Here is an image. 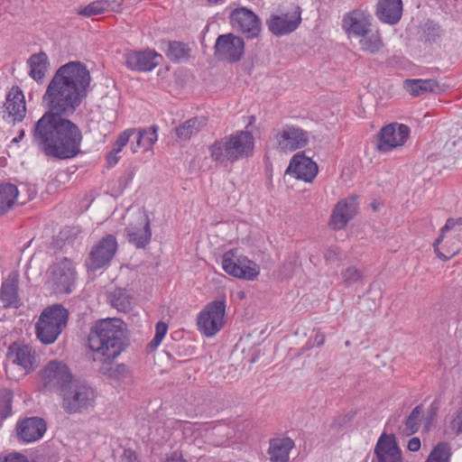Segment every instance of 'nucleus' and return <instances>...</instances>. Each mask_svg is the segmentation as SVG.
Instances as JSON below:
<instances>
[{
  "instance_id": "6ab92c4d",
  "label": "nucleus",
  "mask_w": 462,
  "mask_h": 462,
  "mask_svg": "<svg viewBox=\"0 0 462 462\" xmlns=\"http://www.w3.org/2000/svg\"><path fill=\"white\" fill-rule=\"evenodd\" d=\"M343 29L349 38L360 39L367 35L371 28V15L363 11L346 14L342 21Z\"/></svg>"
},
{
  "instance_id": "393cba45",
  "label": "nucleus",
  "mask_w": 462,
  "mask_h": 462,
  "mask_svg": "<svg viewBox=\"0 0 462 462\" xmlns=\"http://www.w3.org/2000/svg\"><path fill=\"white\" fill-rule=\"evenodd\" d=\"M402 14V0H379L377 4V15L382 22L395 24L400 21Z\"/></svg>"
},
{
  "instance_id": "603ef678",
  "label": "nucleus",
  "mask_w": 462,
  "mask_h": 462,
  "mask_svg": "<svg viewBox=\"0 0 462 462\" xmlns=\"http://www.w3.org/2000/svg\"><path fill=\"white\" fill-rule=\"evenodd\" d=\"M164 462H187L180 451H174L170 456H168Z\"/></svg>"
},
{
  "instance_id": "20e7f679",
  "label": "nucleus",
  "mask_w": 462,
  "mask_h": 462,
  "mask_svg": "<svg viewBox=\"0 0 462 462\" xmlns=\"http://www.w3.org/2000/svg\"><path fill=\"white\" fill-rule=\"evenodd\" d=\"M68 318V310L60 305L46 308L35 325L37 337L44 344L53 343L66 327Z\"/></svg>"
},
{
  "instance_id": "4c0bfd02",
  "label": "nucleus",
  "mask_w": 462,
  "mask_h": 462,
  "mask_svg": "<svg viewBox=\"0 0 462 462\" xmlns=\"http://www.w3.org/2000/svg\"><path fill=\"white\" fill-rule=\"evenodd\" d=\"M166 55L172 61L185 60L189 55V49L180 42H169Z\"/></svg>"
},
{
  "instance_id": "37998d69",
  "label": "nucleus",
  "mask_w": 462,
  "mask_h": 462,
  "mask_svg": "<svg viewBox=\"0 0 462 462\" xmlns=\"http://www.w3.org/2000/svg\"><path fill=\"white\" fill-rule=\"evenodd\" d=\"M342 278L346 283L356 282L361 280L362 273L355 266H349L342 272Z\"/></svg>"
},
{
  "instance_id": "4468645a",
  "label": "nucleus",
  "mask_w": 462,
  "mask_h": 462,
  "mask_svg": "<svg viewBox=\"0 0 462 462\" xmlns=\"http://www.w3.org/2000/svg\"><path fill=\"white\" fill-rule=\"evenodd\" d=\"M8 359L18 366L23 374L32 372L38 365L36 352L29 345L14 343L10 346Z\"/></svg>"
},
{
  "instance_id": "f257e3e1",
  "label": "nucleus",
  "mask_w": 462,
  "mask_h": 462,
  "mask_svg": "<svg viewBox=\"0 0 462 462\" xmlns=\"http://www.w3.org/2000/svg\"><path fill=\"white\" fill-rule=\"evenodd\" d=\"M91 76L80 61L60 66L42 97L49 110L35 123L33 143L47 156L69 159L80 152L82 134L76 124L66 118L74 114L87 97Z\"/></svg>"
},
{
  "instance_id": "39448f33",
  "label": "nucleus",
  "mask_w": 462,
  "mask_h": 462,
  "mask_svg": "<svg viewBox=\"0 0 462 462\" xmlns=\"http://www.w3.org/2000/svg\"><path fill=\"white\" fill-rule=\"evenodd\" d=\"M221 267L226 273L240 280L252 282L260 275V266L239 248L229 249L222 254Z\"/></svg>"
},
{
  "instance_id": "412c9836",
  "label": "nucleus",
  "mask_w": 462,
  "mask_h": 462,
  "mask_svg": "<svg viewBox=\"0 0 462 462\" xmlns=\"http://www.w3.org/2000/svg\"><path fill=\"white\" fill-rule=\"evenodd\" d=\"M3 108L4 118L10 117L17 122H21L23 119L26 113V106L24 95L19 88H13L9 91Z\"/></svg>"
},
{
  "instance_id": "3c124183",
  "label": "nucleus",
  "mask_w": 462,
  "mask_h": 462,
  "mask_svg": "<svg viewBox=\"0 0 462 462\" xmlns=\"http://www.w3.org/2000/svg\"><path fill=\"white\" fill-rule=\"evenodd\" d=\"M340 252L337 249H328L325 254V259L328 263L339 260Z\"/></svg>"
},
{
  "instance_id": "6e6d98bb",
  "label": "nucleus",
  "mask_w": 462,
  "mask_h": 462,
  "mask_svg": "<svg viewBox=\"0 0 462 462\" xmlns=\"http://www.w3.org/2000/svg\"><path fill=\"white\" fill-rule=\"evenodd\" d=\"M372 206L374 210H377V207L374 204H373Z\"/></svg>"
},
{
  "instance_id": "473e14b6",
  "label": "nucleus",
  "mask_w": 462,
  "mask_h": 462,
  "mask_svg": "<svg viewBox=\"0 0 462 462\" xmlns=\"http://www.w3.org/2000/svg\"><path fill=\"white\" fill-rule=\"evenodd\" d=\"M107 297L111 306L118 311L126 312L131 309L132 297L125 289L116 288Z\"/></svg>"
},
{
  "instance_id": "ea45409f",
  "label": "nucleus",
  "mask_w": 462,
  "mask_h": 462,
  "mask_svg": "<svg viewBox=\"0 0 462 462\" xmlns=\"http://www.w3.org/2000/svg\"><path fill=\"white\" fill-rule=\"evenodd\" d=\"M168 331V325L163 321L157 322L155 326V335L152 340L149 343L148 347L151 351L157 349L165 337Z\"/></svg>"
},
{
  "instance_id": "4be33fe9",
  "label": "nucleus",
  "mask_w": 462,
  "mask_h": 462,
  "mask_svg": "<svg viewBox=\"0 0 462 462\" xmlns=\"http://www.w3.org/2000/svg\"><path fill=\"white\" fill-rule=\"evenodd\" d=\"M17 436L23 442H33L40 439L46 431V423L42 419L26 418L17 425Z\"/></svg>"
},
{
  "instance_id": "6e6552de",
  "label": "nucleus",
  "mask_w": 462,
  "mask_h": 462,
  "mask_svg": "<svg viewBox=\"0 0 462 462\" xmlns=\"http://www.w3.org/2000/svg\"><path fill=\"white\" fill-rule=\"evenodd\" d=\"M42 385L48 390H58L61 392L72 381L73 376L67 365L59 361L49 362L41 372Z\"/></svg>"
},
{
  "instance_id": "f704fd0d",
  "label": "nucleus",
  "mask_w": 462,
  "mask_h": 462,
  "mask_svg": "<svg viewBox=\"0 0 462 462\" xmlns=\"http://www.w3.org/2000/svg\"><path fill=\"white\" fill-rule=\"evenodd\" d=\"M452 457L451 445L446 441L437 443L425 462H450Z\"/></svg>"
},
{
  "instance_id": "423d86ee",
  "label": "nucleus",
  "mask_w": 462,
  "mask_h": 462,
  "mask_svg": "<svg viewBox=\"0 0 462 462\" xmlns=\"http://www.w3.org/2000/svg\"><path fill=\"white\" fill-rule=\"evenodd\" d=\"M62 397V407L68 413H78L92 407L96 393L87 384L72 381L60 393Z\"/></svg>"
},
{
  "instance_id": "864d4df0",
  "label": "nucleus",
  "mask_w": 462,
  "mask_h": 462,
  "mask_svg": "<svg viewBox=\"0 0 462 462\" xmlns=\"http://www.w3.org/2000/svg\"><path fill=\"white\" fill-rule=\"evenodd\" d=\"M23 136H24V132H23V131H22L18 137L14 138L13 142L17 143V142H19V140H21Z\"/></svg>"
},
{
  "instance_id": "1a4fd4ad",
  "label": "nucleus",
  "mask_w": 462,
  "mask_h": 462,
  "mask_svg": "<svg viewBox=\"0 0 462 462\" xmlns=\"http://www.w3.org/2000/svg\"><path fill=\"white\" fill-rule=\"evenodd\" d=\"M117 250L116 237L108 234L100 240L90 251L86 263L88 271H97L109 264Z\"/></svg>"
},
{
  "instance_id": "a18cd8bd",
  "label": "nucleus",
  "mask_w": 462,
  "mask_h": 462,
  "mask_svg": "<svg viewBox=\"0 0 462 462\" xmlns=\"http://www.w3.org/2000/svg\"><path fill=\"white\" fill-rule=\"evenodd\" d=\"M450 427L453 430L456 431L457 434L462 432V409L457 411L456 416L451 420Z\"/></svg>"
},
{
  "instance_id": "f8f14e48",
  "label": "nucleus",
  "mask_w": 462,
  "mask_h": 462,
  "mask_svg": "<svg viewBox=\"0 0 462 462\" xmlns=\"http://www.w3.org/2000/svg\"><path fill=\"white\" fill-rule=\"evenodd\" d=\"M77 273L72 261L63 258L53 264L51 270V280L55 291L60 293H69L72 291Z\"/></svg>"
},
{
  "instance_id": "0eeeda50",
  "label": "nucleus",
  "mask_w": 462,
  "mask_h": 462,
  "mask_svg": "<svg viewBox=\"0 0 462 462\" xmlns=\"http://www.w3.org/2000/svg\"><path fill=\"white\" fill-rule=\"evenodd\" d=\"M226 301L209 302L197 316L198 330L207 337L216 336L225 326Z\"/></svg>"
},
{
  "instance_id": "c9c22d12",
  "label": "nucleus",
  "mask_w": 462,
  "mask_h": 462,
  "mask_svg": "<svg viewBox=\"0 0 462 462\" xmlns=\"http://www.w3.org/2000/svg\"><path fill=\"white\" fill-rule=\"evenodd\" d=\"M114 5H116V2L114 1L109 2L107 0H97L91 2L84 8L80 9L79 14L86 17L104 14L105 12L114 10Z\"/></svg>"
},
{
  "instance_id": "9d476101",
  "label": "nucleus",
  "mask_w": 462,
  "mask_h": 462,
  "mask_svg": "<svg viewBox=\"0 0 462 462\" xmlns=\"http://www.w3.org/2000/svg\"><path fill=\"white\" fill-rule=\"evenodd\" d=\"M232 27L246 38H256L261 32L259 17L246 7L234 9L229 15Z\"/></svg>"
},
{
  "instance_id": "7ed1b4c3",
  "label": "nucleus",
  "mask_w": 462,
  "mask_h": 462,
  "mask_svg": "<svg viewBox=\"0 0 462 462\" xmlns=\"http://www.w3.org/2000/svg\"><path fill=\"white\" fill-rule=\"evenodd\" d=\"M254 139L249 131H237L209 147L211 159L220 164L234 162L253 153Z\"/></svg>"
},
{
  "instance_id": "de8ad7c7",
  "label": "nucleus",
  "mask_w": 462,
  "mask_h": 462,
  "mask_svg": "<svg viewBox=\"0 0 462 462\" xmlns=\"http://www.w3.org/2000/svg\"><path fill=\"white\" fill-rule=\"evenodd\" d=\"M4 462H29L27 457L19 453H11L8 454Z\"/></svg>"
},
{
  "instance_id": "7c9ffc66",
  "label": "nucleus",
  "mask_w": 462,
  "mask_h": 462,
  "mask_svg": "<svg viewBox=\"0 0 462 462\" xmlns=\"http://www.w3.org/2000/svg\"><path fill=\"white\" fill-rule=\"evenodd\" d=\"M30 76L36 81L42 80L47 72L48 57L44 52L33 54L28 60Z\"/></svg>"
},
{
  "instance_id": "a878e982",
  "label": "nucleus",
  "mask_w": 462,
  "mask_h": 462,
  "mask_svg": "<svg viewBox=\"0 0 462 462\" xmlns=\"http://www.w3.org/2000/svg\"><path fill=\"white\" fill-rule=\"evenodd\" d=\"M158 130L159 127L157 125L135 129L136 141L131 143L132 152L136 153L139 149H142L143 152L152 150L153 144L158 140Z\"/></svg>"
},
{
  "instance_id": "c03bdc74",
  "label": "nucleus",
  "mask_w": 462,
  "mask_h": 462,
  "mask_svg": "<svg viewBox=\"0 0 462 462\" xmlns=\"http://www.w3.org/2000/svg\"><path fill=\"white\" fill-rule=\"evenodd\" d=\"M452 229H462V217L448 218L439 231H450Z\"/></svg>"
},
{
  "instance_id": "9b49d317",
  "label": "nucleus",
  "mask_w": 462,
  "mask_h": 462,
  "mask_svg": "<svg viewBox=\"0 0 462 462\" xmlns=\"http://www.w3.org/2000/svg\"><path fill=\"white\" fill-rule=\"evenodd\" d=\"M410 133V127L403 124L392 123L383 126L379 134L378 150L387 152L402 146L408 140Z\"/></svg>"
},
{
  "instance_id": "cd10ccee",
  "label": "nucleus",
  "mask_w": 462,
  "mask_h": 462,
  "mask_svg": "<svg viewBox=\"0 0 462 462\" xmlns=\"http://www.w3.org/2000/svg\"><path fill=\"white\" fill-rule=\"evenodd\" d=\"M404 89L413 97H419L428 92H439L440 87L435 79H412L403 81Z\"/></svg>"
},
{
  "instance_id": "b1692460",
  "label": "nucleus",
  "mask_w": 462,
  "mask_h": 462,
  "mask_svg": "<svg viewBox=\"0 0 462 462\" xmlns=\"http://www.w3.org/2000/svg\"><path fill=\"white\" fill-rule=\"evenodd\" d=\"M438 257L447 261L455 256L460 250V243L453 233H442L434 243Z\"/></svg>"
},
{
  "instance_id": "c756f323",
  "label": "nucleus",
  "mask_w": 462,
  "mask_h": 462,
  "mask_svg": "<svg viewBox=\"0 0 462 462\" xmlns=\"http://www.w3.org/2000/svg\"><path fill=\"white\" fill-rule=\"evenodd\" d=\"M206 125L203 117H194L176 128V134L180 140L187 141L197 134Z\"/></svg>"
},
{
  "instance_id": "58836bf2",
  "label": "nucleus",
  "mask_w": 462,
  "mask_h": 462,
  "mask_svg": "<svg viewBox=\"0 0 462 462\" xmlns=\"http://www.w3.org/2000/svg\"><path fill=\"white\" fill-rule=\"evenodd\" d=\"M13 393L9 390L0 392V417L5 419L12 413Z\"/></svg>"
},
{
  "instance_id": "5701e85b",
  "label": "nucleus",
  "mask_w": 462,
  "mask_h": 462,
  "mask_svg": "<svg viewBox=\"0 0 462 462\" xmlns=\"http://www.w3.org/2000/svg\"><path fill=\"white\" fill-rule=\"evenodd\" d=\"M292 439L285 436L273 438L269 441L268 455L271 462H288L290 452L294 448Z\"/></svg>"
},
{
  "instance_id": "72a5a7b5",
  "label": "nucleus",
  "mask_w": 462,
  "mask_h": 462,
  "mask_svg": "<svg viewBox=\"0 0 462 462\" xmlns=\"http://www.w3.org/2000/svg\"><path fill=\"white\" fill-rule=\"evenodd\" d=\"M360 49L370 53L378 52L383 46L382 38L378 31L371 29L367 35L358 40Z\"/></svg>"
},
{
  "instance_id": "49530a36",
  "label": "nucleus",
  "mask_w": 462,
  "mask_h": 462,
  "mask_svg": "<svg viewBox=\"0 0 462 462\" xmlns=\"http://www.w3.org/2000/svg\"><path fill=\"white\" fill-rule=\"evenodd\" d=\"M120 462H139V460L134 451L125 449L121 457Z\"/></svg>"
},
{
  "instance_id": "bb28decb",
  "label": "nucleus",
  "mask_w": 462,
  "mask_h": 462,
  "mask_svg": "<svg viewBox=\"0 0 462 462\" xmlns=\"http://www.w3.org/2000/svg\"><path fill=\"white\" fill-rule=\"evenodd\" d=\"M0 298L5 308H18L20 299L18 296V279L16 276H9L2 283Z\"/></svg>"
},
{
  "instance_id": "ddd939ff",
  "label": "nucleus",
  "mask_w": 462,
  "mask_h": 462,
  "mask_svg": "<svg viewBox=\"0 0 462 462\" xmlns=\"http://www.w3.org/2000/svg\"><path fill=\"white\" fill-rule=\"evenodd\" d=\"M244 40L231 33L218 36L215 44L217 57L230 62L238 61L244 54Z\"/></svg>"
},
{
  "instance_id": "09e8293b",
  "label": "nucleus",
  "mask_w": 462,
  "mask_h": 462,
  "mask_svg": "<svg viewBox=\"0 0 462 462\" xmlns=\"http://www.w3.org/2000/svg\"><path fill=\"white\" fill-rule=\"evenodd\" d=\"M134 177V171L133 169H127L124 174L122 175L120 181L123 183L124 187H127Z\"/></svg>"
},
{
  "instance_id": "5fc2aeb1",
  "label": "nucleus",
  "mask_w": 462,
  "mask_h": 462,
  "mask_svg": "<svg viewBox=\"0 0 462 462\" xmlns=\"http://www.w3.org/2000/svg\"><path fill=\"white\" fill-rule=\"evenodd\" d=\"M239 299L243 300L245 298V292L241 291L238 293Z\"/></svg>"
},
{
  "instance_id": "aec40b11",
  "label": "nucleus",
  "mask_w": 462,
  "mask_h": 462,
  "mask_svg": "<svg viewBox=\"0 0 462 462\" xmlns=\"http://www.w3.org/2000/svg\"><path fill=\"white\" fill-rule=\"evenodd\" d=\"M357 197L350 196L339 200L331 216L330 225L334 229H343L347 222L352 219L358 211Z\"/></svg>"
},
{
  "instance_id": "f3484780",
  "label": "nucleus",
  "mask_w": 462,
  "mask_h": 462,
  "mask_svg": "<svg viewBox=\"0 0 462 462\" xmlns=\"http://www.w3.org/2000/svg\"><path fill=\"white\" fill-rule=\"evenodd\" d=\"M275 138L279 148L285 152L303 148L309 141L307 132L293 125L283 126L279 130Z\"/></svg>"
},
{
  "instance_id": "dca6fc26",
  "label": "nucleus",
  "mask_w": 462,
  "mask_h": 462,
  "mask_svg": "<svg viewBox=\"0 0 462 462\" xmlns=\"http://www.w3.org/2000/svg\"><path fill=\"white\" fill-rule=\"evenodd\" d=\"M125 66L134 71H151L160 63L161 55L152 50L127 51L124 54Z\"/></svg>"
},
{
  "instance_id": "a211bd4d",
  "label": "nucleus",
  "mask_w": 462,
  "mask_h": 462,
  "mask_svg": "<svg viewBox=\"0 0 462 462\" xmlns=\"http://www.w3.org/2000/svg\"><path fill=\"white\" fill-rule=\"evenodd\" d=\"M318 171L317 163L303 153L294 154L286 170L287 174L307 183H311L314 180Z\"/></svg>"
},
{
  "instance_id": "2eb2a0df",
  "label": "nucleus",
  "mask_w": 462,
  "mask_h": 462,
  "mask_svg": "<svg viewBox=\"0 0 462 462\" xmlns=\"http://www.w3.org/2000/svg\"><path fill=\"white\" fill-rule=\"evenodd\" d=\"M300 23L301 12L300 7H297L291 13L272 14L266 23L273 34L282 36L295 31Z\"/></svg>"
},
{
  "instance_id": "a19ab883",
  "label": "nucleus",
  "mask_w": 462,
  "mask_h": 462,
  "mask_svg": "<svg viewBox=\"0 0 462 462\" xmlns=\"http://www.w3.org/2000/svg\"><path fill=\"white\" fill-rule=\"evenodd\" d=\"M133 231H150V223L147 215L142 210L134 213V224L132 225Z\"/></svg>"
},
{
  "instance_id": "f03ea898",
  "label": "nucleus",
  "mask_w": 462,
  "mask_h": 462,
  "mask_svg": "<svg viewBox=\"0 0 462 462\" xmlns=\"http://www.w3.org/2000/svg\"><path fill=\"white\" fill-rule=\"evenodd\" d=\"M125 323L116 318L94 323L88 336V347L95 362L112 364L125 349Z\"/></svg>"
},
{
  "instance_id": "c85d7f7f",
  "label": "nucleus",
  "mask_w": 462,
  "mask_h": 462,
  "mask_svg": "<svg viewBox=\"0 0 462 462\" xmlns=\"http://www.w3.org/2000/svg\"><path fill=\"white\" fill-rule=\"evenodd\" d=\"M134 133V128H127L119 134L116 140L112 144L111 151L106 153V162L109 167L115 166L119 162L121 158L120 153Z\"/></svg>"
},
{
  "instance_id": "8fccbe9b",
  "label": "nucleus",
  "mask_w": 462,
  "mask_h": 462,
  "mask_svg": "<svg viewBox=\"0 0 462 462\" xmlns=\"http://www.w3.org/2000/svg\"><path fill=\"white\" fill-rule=\"evenodd\" d=\"M421 447L420 439L418 437L411 438L407 444V448L411 452L419 451Z\"/></svg>"
},
{
  "instance_id": "e433bc0d",
  "label": "nucleus",
  "mask_w": 462,
  "mask_h": 462,
  "mask_svg": "<svg viewBox=\"0 0 462 462\" xmlns=\"http://www.w3.org/2000/svg\"><path fill=\"white\" fill-rule=\"evenodd\" d=\"M423 414V408L421 405L416 406L409 414L404 421L402 432L405 436H411L418 432L420 425L421 416Z\"/></svg>"
},
{
  "instance_id": "2f4dec72",
  "label": "nucleus",
  "mask_w": 462,
  "mask_h": 462,
  "mask_svg": "<svg viewBox=\"0 0 462 462\" xmlns=\"http://www.w3.org/2000/svg\"><path fill=\"white\" fill-rule=\"evenodd\" d=\"M18 189L11 183L0 185V214L6 212L17 201Z\"/></svg>"
},
{
  "instance_id": "79ce46f5",
  "label": "nucleus",
  "mask_w": 462,
  "mask_h": 462,
  "mask_svg": "<svg viewBox=\"0 0 462 462\" xmlns=\"http://www.w3.org/2000/svg\"><path fill=\"white\" fill-rule=\"evenodd\" d=\"M152 233H128L129 242L138 248H143L149 244Z\"/></svg>"
}]
</instances>
